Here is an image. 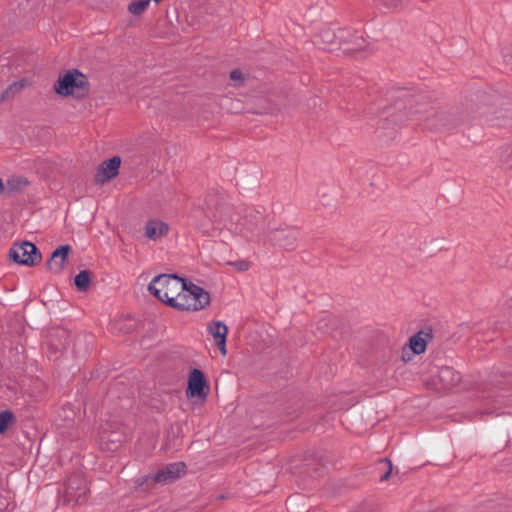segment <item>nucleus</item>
Returning a JSON list of instances; mask_svg holds the SVG:
<instances>
[{"label": "nucleus", "instance_id": "obj_1", "mask_svg": "<svg viewBox=\"0 0 512 512\" xmlns=\"http://www.w3.org/2000/svg\"><path fill=\"white\" fill-rule=\"evenodd\" d=\"M208 215L212 219V225L216 228H226L234 233H243L244 230L254 232L255 226L261 221L262 216L259 212L250 218L240 219L238 214L233 212V208L228 205L224 197L218 194H209L205 200Z\"/></svg>", "mask_w": 512, "mask_h": 512}, {"label": "nucleus", "instance_id": "obj_2", "mask_svg": "<svg viewBox=\"0 0 512 512\" xmlns=\"http://www.w3.org/2000/svg\"><path fill=\"white\" fill-rule=\"evenodd\" d=\"M183 285L184 279L176 275L161 274L151 280L148 291L158 300L173 308Z\"/></svg>", "mask_w": 512, "mask_h": 512}, {"label": "nucleus", "instance_id": "obj_3", "mask_svg": "<svg viewBox=\"0 0 512 512\" xmlns=\"http://www.w3.org/2000/svg\"><path fill=\"white\" fill-rule=\"evenodd\" d=\"M210 303V295L202 287L184 281L183 289L176 297L175 309L181 311H198Z\"/></svg>", "mask_w": 512, "mask_h": 512}, {"label": "nucleus", "instance_id": "obj_4", "mask_svg": "<svg viewBox=\"0 0 512 512\" xmlns=\"http://www.w3.org/2000/svg\"><path fill=\"white\" fill-rule=\"evenodd\" d=\"M86 77L77 70L68 71L55 83V91L59 95L82 96L86 92Z\"/></svg>", "mask_w": 512, "mask_h": 512}, {"label": "nucleus", "instance_id": "obj_5", "mask_svg": "<svg viewBox=\"0 0 512 512\" xmlns=\"http://www.w3.org/2000/svg\"><path fill=\"white\" fill-rule=\"evenodd\" d=\"M9 257L16 263L32 267L41 261L37 247L28 241L15 243L9 250Z\"/></svg>", "mask_w": 512, "mask_h": 512}, {"label": "nucleus", "instance_id": "obj_6", "mask_svg": "<svg viewBox=\"0 0 512 512\" xmlns=\"http://www.w3.org/2000/svg\"><path fill=\"white\" fill-rule=\"evenodd\" d=\"M87 491L86 480L80 474H75L68 478L59 493L65 502H80Z\"/></svg>", "mask_w": 512, "mask_h": 512}, {"label": "nucleus", "instance_id": "obj_7", "mask_svg": "<svg viewBox=\"0 0 512 512\" xmlns=\"http://www.w3.org/2000/svg\"><path fill=\"white\" fill-rule=\"evenodd\" d=\"M346 34L344 29L325 27L318 35V44L322 45V49L333 50L334 46H340L342 41L346 40Z\"/></svg>", "mask_w": 512, "mask_h": 512}, {"label": "nucleus", "instance_id": "obj_8", "mask_svg": "<svg viewBox=\"0 0 512 512\" xmlns=\"http://www.w3.org/2000/svg\"><path fill=\"white\" fill-rule=\"evenodd\" d=\"M169 230L168 223L159 218H151L143 226V235L149 241L157 242L166 237Z\"/></svg>", "mask_w": 512, "mask_h": 512}, {"label": "nucleus", "instance_id": "obj_9", "mask_svg": "<svg viewBox=\"0 0 512 512\" xmlns=\"http://www.w3.org/2000/svg\"><path fill=\"white\" fill-rule=\"evenodd\" d=\"M298 236L299 233L297 230L293 228H283L271 232L268 237V241H271L284 249H293L298 240Z\"/></svg>", "mask_w": 512, "mask_h": 512}, {"label": "nucleus", "instance_id": "obj_10", "mask_svg": "<svg viewBox=\"0 0 512 512\" xmlns=\"http://www.w3.org/2000/svg\"><path fill=\"white\" fill-rule=\"evenodd\" d=\"M185 464L183 462H175L167 465L159 470L154 476L153 481L156 483H170L178 479L185 473Z\"/></svg>", "mask_w": 512, "mask_h": 512}, {"label": "nucleus", "instance_id": "obj_11", "mask_svg": "<svg viewBox=\"0 0 512 512\" xmlns=\"http://www.w3.org/2000/svg\"><path fill=\"white\" fill-rule=\"evenodd\" d=\"M120 164L121 158L118 156H114L102 162L95 175L96 181L98 183H105L116 177L118 175Z\"/></svg>", "mask_w": 512, "mask_h": 512}, {"label": "nucleus", "instance_id": "obj_12", "mask_svg": "<svg viewBox=\"0 0 512 512\" xmlns=\"http://www.w3.org/2000/svg\"><path fill=\"white\" fill-rule=\"evenodd\" d=\"M207 330L212 335L215 344L219 348L222 355H226V337L228 328L222 321H215L208 325Z\"/></svg>", "mask_w": 512, "mask_h": 512}, {"label": "nucleus", "instance_id": "obj_13", "mask_svg": "<svg viewBox=\"0 0 512 512\" xmlns=\"http://www.w3.org/2000/svg\"><path fill=\"white\" fill-rule=\"evenodd\" d=\"M122 442L123 435L120 432H109L107 429H102V431L99 432V445L103 450L114 451Z\"/></svg>", "mask_w": 512, "mask_h": 512}, {"label": "nucleus", "instance_id": "obj_14", "mask_svg": "<svg viewBox=\"0 0 512 512\" xmlns=\"http://www.w3.org/2000/svg\"><path fill=\"white\" fill-rule=\"evenodd\" d=\"M206 386V381L204 379L203 373L199 369H193L189 376L188 381V390L187 394L194 397V396H204Z\"/></svg>", "mask_w": 512, "mask_h": 512}, {"label": "nucleus", "instance_id": "obj_15", "mask_svg": "<svg viewBox=\"0 0 512 512\" xmlns=\"http://www.w3.org/2000/svg\"><path fill=\"white\" fill-rule=\"evenodd\" d=\"M70 251L69 245H63L57 248L48 261V268L54 273H60L65 265Z\"/></svg>", "mask_w": 512, "mask_h": 512}, {"label": "nucleus", "instance_id": "obj_16", "mask_svg": "<svg viewBox=\"0 0 512 512\" xmlns=\"http://www.w3.org/2000/svg\"><path fill=\"white\" fill-rule=\"evenodd\" d=\"M411 115L414 117L415 120L423 123L424 128L426 129H436L437 123L435 122V119L437 118V113L434 109H425V110H415L411 112Z\"/></svg>", "mask_w": 512, "mask_h": 512}, {"label": "nucleus", "instance_id": "obj_17", "mask_svg": "<svg viewBox=\"0 0 512 512\" xmlns=\"http://www.w3.org/2000/svg\"><path fill=\"white\" fill-rule=\"evenodd\" d=\"M439 379L445 388H450L460 382L461 375L451 367H442L439 370Z\"/></svg>", "mask_w": 512, "mask_h": 512}, {"label": "nucleus", "instance_id": "obj_18", "mask_svg": "<svg viewBox=\"0 0 512 512\" xmlns=\"http://www.w3.org/2000/svg\"><path fill=\"white\" fill-rule=\"evenodd\" d=\"M426 340L423 338L422 333L419 332L409 339L408 348L413 354H421L426 350Z\"/></svg>", "mask_w": 512, "mask_h": 512}, {"label": "nucleus", "instance_id": "obj_19", "mask_svg": "<svg viewBox=\"0 0 512 512\" xmlns=\"http://www.w3.org/2000/svg\"><path fill=\"white\" fill-rule=\"evenodd\" d=\"M27 181L20 177L9 178L5 183V192L11 193L27 185Z\"/></svg>", "mask_w": 512, "mask_h": 512}, {"label": "nucleus", "instance_id": "obj_20", "mask_svg": "<svg viewBox=\"0 0 512 512\" xmlns=\"http://www.w3.org/2000/svg\"><path fill=\"white\" fill-rule=\"evenodd\" d=\"M75 285L79 291H85L90 284V274L88 271H80L74 279Z\"/></svg>", "mask_w": 512, "mask_h": 512}, {"label": "nucleus", "instance_id": "obj_21", "mask_svg": "<svg viewBox=\"0 0 512 512\" xmlns=\"http://www.w3.org/2000/svg\"><path fill=\"white\" fill-rule=\"evenodd\" d=\"M23 88V84L19 82H14L9 85L1 94L0 102L7 101L13 98L21 89Z\"/></svg>", "mask_w": 512, "mask_h": 512}, {"label": "nucleus", "instance_id": "obj_22", "mask_svg": "<svg viewBox=\"0 0 512 512\" xmlns=\"http://www.w3.org/2000/svg\"><path fill=\"white\" fill-rule=\"evenodd\" d=\"M151 0H135L128 5V11L133 15L142 14L150 4Z\"/></svg>", "mask_w": 512, "mask_h": 512}, {"label": "nucleus", "instance_id": "obj_23", "mask_svg": "<svg viewBox=\"0 0 512 512\" xmlns=\"http://www.w3.org/2000/svg\"><path fill=\"white\" fill-rule=\"evenodd\" d=\"M14 419L13 413L6 410L0 413V433H4Z\"/></svg>", "mask_w": 512, "mask_h": 512}, {"label": "nucleus", "instance_id": "obj_24", "mask_svg": "<svg viewBox=\"0 0 512 512\" xmlns=\"http://www.w3.org/2000/svg\"><path fill=\"white\" fill-rule=\"evenodd\" d=\"M500 160L506 167L512 169V144L503 148Z\"/></svg>", "mask_w": 512, "mask_h": 512}, {"label": "nucleus", "instance_id": "obj_25", "mask_svg": "<svg viewBox=\"0 0 512 512\" xmlns=\"http://www.w3.org/2000/svg\"><path fill=\"white\" fill-rule=\"evenodd\" d=\"M380 464L381 465H384L385 467H387V471L380 477V481H386L390 474H391V471H392V463L390 460L388 459H383L380 461Z\"/></svg>", "mask_w": 512, "mask_h": 512}, {"label": "nucleus", "instance_id": "obj_26", "mask_svg": "<svg viewBox=\"0 0 512 512\" xmlns=\"http://www.w3.org/2000/svg\"><path fill=\"white\" fill-rule=\"evenodd\" d=\"M230 265L234 266L238 271H246L249 269L250 263L246 260H238L234 262H229Z\"/></svg>", "mask_w": 512, "mask_h": 512}, {"label": "nucleus", "instance_id": "obj_27", "mask_svg": "<svg viewBox=\"0 0 512 512\" xmlns=\"http://www.w3.org/2000/svg\"><path fill=\"white\" fill-rule=\"evenodd\" d=\"M230 79L235 82H242V80H243L242 72L238 69L232 70L230 73Z\"/></svg>", "mask_w": 512, "mask_h": 512}, {"label": "nucleus", "instance_id": "obj_28", "mask_svg": "<svg viewBox=\"0 0 512 512\" xmlns=\"http://www.w3.org/2000/svg\"><path fill=\"white\" fill-rule=\"evenodd\" d=\"M5 192V184L3 183L2 179L0 178V195Z\"/></svg>", "mask_w": 512, "mask_h": 512}, {"label": "nucleus", "instance_id": "obj_29", "mask_svg": "<svg viewBox=\"0 0 512 512\" xmlns=\"http://www.w3.org/2000/svg\"><path fill=\"white\" fill-rule=\"evenodd\" d=\"M410 358L409 357H406V347L403 348V355H402V360L403 361H408Z\"/></svg>", "mask_w": 512, "mask_h": 512}, {"label": "nucleus", "instance_id": "obj_30", "mask_svg": "<svg viewBox=\"0 0 512 512\" xmlns=\"http://www.w3.org/2000/svg\"><path fill=\"white\" fill-rule=\"evenodd\" d=\"M202 231H203V233H207L209 231V229L208 228H203Z\"/></svg>", "mask_w": 512, "mask_h": 512}, {"label": "nucleus", "instance_id": "obj_31", "mask_svg": "<svg viewBox=\"0 0 512 512\" xmlns=\"http://www.w3.org/2000/svg\"><path fill=\"white\" fill-rule=\"evenodd\" d=\"M345 50L346 51H354V49H349V48H346Z\"/></svg>", "mask_w": 512, "mask_h": 512}, {"label": "nucleus", "instance_id": "obj_32", "mask_svg": "<svg viewBox=\"0 0 512 512\" xmlns=\"http://www.w3.org/2000/svg\"><path fill=\"white\" fill-rule=\"evenodd\" d=\"M156 3L160 2L161 0H154Z\"/></svg>", "mask_w": 512, "mask_h": 512}]
</instances>
